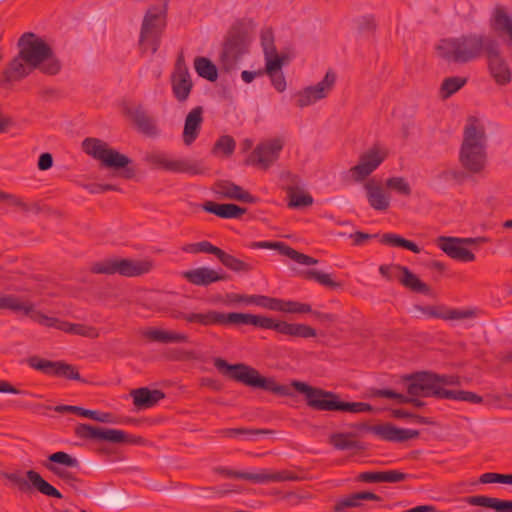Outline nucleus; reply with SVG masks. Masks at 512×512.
<instances>
[{
    "label": "nucleus",
    "mask_w": 512,
    "mask_h": 512,
    "mask_svg": "<svg viewBox=\"0 0 512 512\" xmlns=\"http://www.w3.org/2000/svg\"><path fill=\"white\" fill-rule=\"evenodd\" d=\"M219 261L228 269L234 272H249L253 269L252 265L236 258L235 256L226 253L224 250L218 257Z\"/></svg>",
    "instance_id": "nucleus-43"
},
{
    "label": "nucleus",
    "mask_w": 512,
    "mask_h": 512,
    "mask_svg": "<svg viewBox=\"0 0 512 512\" xmlns=\"http://www.w3.org/2000/svg\"><path fill=\"white\" fill-rule=\"evenodd\" d=\"M280 312L285 313H310L312 312L311 305L297 301H285L280 299L279 309Z\"/></svg>",
    "instance_id": "nucleus-50"
},
{
    "label": "nucleus",
    "mask_w": 512,
    "mask_h": 512,
    "mask_svg": "<svg viewBox=\"0 0 512 512\" xmlns=\"http://www.w3.org/2000/svg\"><path fill=\"white\" fill-rule=\"evenodd\" d=\"M203 113V107L196 106L187 114L182 134L185 145L190 146L197 139L203 123Z\"/></svg>",
    "instance_id": "nucleus-26"
},
{
    "label": "nucleus",
    "mask_w": 512,
    "mask_h": 512,
    "mask_svg": "<svg viewBox=\"0 0 512 512\" xmlns=\"http://www.w3.org/2000/svg\"><path fill=\"white\" fill-rule=\"evenodd\" d=\"M4 477L16 485L20 491H27L30 489V486H32L43 495L58 499L63 497L58 489L48 483L38 472L34 470H28L26 472L27 479L22 477L18 472L5 473Z\"/></svg>",
    "instance_id": "nucleus-16"
},
{
    "label": "nucleus",
    "mask_w": 512,
    "mask_h": 512,
    "mask_svg": "<svg viewBox=\"0 0 512 512\" xmlns=\"http://www.w3.org/2000/svg\"><path fill=\"white\" fill-rule=\"evenodd\" d=\"M487 137L484 125L475 117H469L463 131L459 150V163L469 175L482 176L487 167Z\"/></svg>",
    "instance_id": "nucleus-2"
},
{
    "label": "nucleus",
    "mask_w": 512,
    "mask_h": 512,
    "mask_svg": "<svg viewBox=\"0 0 512 512\" xmlns=\"http://www.w3.org/2000/svg\"><path fill=\"white\" fill-rule=\"evenodd\" d=\"M264 55L266 60V66L265 69L263 70L264 74L281 72L280 70L285 60H287V57L279 56L276 48L272 47L266 48V53H264Z\"/></svg>",
    "instance_id": "nucleus-44"
},
{
    "label": "nucleus",
    "mask_w": 512,
    "mask_h": 512,
    "mask_svg": "<svg viewBox=\"0 0 512 512\" xmlns=\"http://www.w3.org/2000/svg\"><path fill=\"white\" fill-rule=\"evenodd\" d=\"M364 187L368 203L373 209L377 211H386L389 208L390 197L379 184L374 181H369Z\"/></svg>",
    "instance_id": "nucleus-35"
},
{
    "label": "nucleus",
    "mask_w": 512,
    "mask_h": 512,
    "mask_svg": "<svg viewBox=\"0 0 512 512\" xmlns=\"http://www.w3.org/2000/svg\"><path fill=\"white\" fill-rule=\"evenodd\" d=\"M248 42L247 33L241 28L233 27L228 32L220 55L222 68L225 71H231L236 67L240 58L247 52Z\"/></svg>",
    "instance_id": "nucleus-13"
},
{
    "label": "nucleus",
    "mask_w": 512,
    "mask_h": 512,
    "mask_svg": "<svg viewBox=\"0 0 512 512\" xmlns=\"http://www.w3.org/2000/svg\"><path fill=\"white\" fill-rule=\"evenodd\" d=\"M402 265L399 264H392V265H381L379 267L380 274L385 277L387 280H393L394 278H397L400 276L402 270Z\"/></svg>",
    "instance_id": "nucleus-59"
},
{
    "label": "nucleus",
    "mask_w": 512,
    "mask_h": 512,
    "mask_svg": "<svg viewBox=\"0 0 512 512\" xmlns=\"http://www.w3.org/2000/svg\"><path fill=\"white\" fill-rule=\"evenodd\" d=\"M126 114L131 118L141 133L150 137L157 135L158 130L155 121L141 106L127 109Z\"/></svg>",
    "instance_id": "nucleus-31"
},
{
    "label": "nucleus",
    "mask_w": 512,
    "mask_h": 512,
    "mask_svg": "<svg viewBox=\"0 0 512 512\" xmlns=\"http://www.w3.org/2000/svg\"><path fill=\"white\" fill-rule=\"evenodd\" d=\"M34 68L29 65L18 53L7 65L2 73L5 83H15L27 77Z\"/></svg>",
    "instance_id": "nucleus-29"
},
{
    "label": "nucleus",
    "mask_w": 512,
    "mask_h": 512,
    "mask_svg": "<svg viewBox=\"0 0 512 512\" xmlns=\"http://www.w3.org/2000/svg\"><path fill=\"white\" fill-rule=\"evenodd\" d=\"M272 431L267 429H249V428H228V429H222L218 431V434L222 437H236L238 435H265L270 434Z\"/></svg>",
    "instance_id": "nucleus-49"
},
{
    "label": "nucleus",
    "mask_w": 512,
    "mask_h": 512,
    "mask_svg": "<svg viewBox=\"0 0 512 512\" xmlns=\"http://www.w3.org/2000/svg\"><path fill=\"white\" fill-rule=\"evenodd\" d=\"M236 143L229 135L221 136L213 147V152L222 151L226 156L231 155L235 150Z\"/></svg>",
    "instance_id": "nucleus-52"
},
{
    "label": "nucleus",
    "mask_w": 512,
    "mask_h": 512,
    "mask_svg": "<svg viewBox=\"0 0 512 512\" xmlns=\"http://www.w3.org/2000/svg\"><path fill=\"white\" fill-rule=\"evenodd\" d=\"M251 249H274L277 250L280 254L285 255L295 261L298 264L302 265H315L318 263V260L308 256L306 254L300 253L292 247L288 246L284 242H270V241H259L252 242L249 244Z\"/></svg>",
    "instance_id": "nucleus-24"
},
{
    "label": "nucleus",
    "mask_w": 512,
    "mask_h": 512,
    "mask_svg": "<svg viewBox=\"0 0 512 512\" xmlns=\"http://www.w3.org/2000/svg\"><path fill=\"white\" fill-rule=\"evenodd\" d=\"M407 474L397 470L367 471L358 475V480L366 483L388 482L397 483L406 480Z\"/></svg>",
    "instance_id": "nucleus-36"
},
{
    "label": "nucleus",
    "mask_w": 512,
    "mask_h": 512,
    "mask_svg": "<svg viewBox=\"0 0 512 512\" xmlns=\"http://www.w3.org/2000/svg\"><path fill=\"white\" fill-rule=\"evenodd\" d=\"M154 267L150 259L107 258L90 265L93 274L114 275L124 277H138L149 273Z\"/></svg>",
    "instance_id": "nucleus-11"
},
{
    "label": "nucleus",
    "mask_w": 512,
    "mask_h": 512,
    "mask_svg": "<svg viewBox=\"0 0 512 512\" xmlns=\"http://www.w3.org/2000/svg\"><path fill=\"white\" fill-rule=\"evenodd\" d=\"M407 392L410 396L434 397L437 399H451L473 404H481L484 398L475 392L466 390H449L438 386L437 373L421 371L405 375Z\"/></svg>",
    "instance_id": "nucleus-3"
},
{
    "label": "nucleus",
    "mask_w": 512,
    "mask_h": 512,
    "mask_svg": "<svg viewBox=\"0 0 512 512\" xmlns=\"http://www.w3.org/2000/svg\"><path fill=\"white\" fill-rule=\"evenodd\" d=\"M60 369H62L60 377H64L70 380L82 381L81 376L74 365L63 362V365L60 366Z\"/></svg>",
    "instance_id": "nucleus-61"
},
{
    "label": "nucleus",
    "mask_w": 512,
    "mask_h": 512,
    "mask_svg": "<svg viewBox=\"0 0 512 512\" xmlns=\"http://www.w3.org/2000/svg\"><path fill=\"white\" fill-rule=\"evenodd\" d=\"M354 433H333L329 437V443L340 451L354 450L362 451L365 446L362 442L356 440Z\"/></svg>",
    "instance_id": "nucleus-38"
},
{
    "label": "nucleus",
    "mask_w": 512,
    "mask_h": 512,
    "mask_svg": "<svg viewBox=\"0 0 512 512\" xmlns=\"http://www.w3.org/2000/svg\"><path fill=\"white\" fill-rule=\"evenodd\" d=\"M290 208H301L310 206L313 203V198L309 194L298 193L294 188L289 187L288 190Z\"/></svg>",
    "instance_id": "nucleus-48"
},
{
    "label": "nucleus",
    "mask_w": 512,
    "mask_h": 512,
    "mask_svg": "<svg viewBox=\"0 0 512 512\" xmlns=\"http://www.w3.org/2000/svg\"><path fill=\"white\" fill-rule=\"evenodd\" d=\"M301 276L306 280H315L319 284L329 288H339L342 286L340 282L333 280L330 274L315 269L303 271Z\"/></svg>",
    "instance_id": "nucleus-47"
},
{
    "label": "nucleus",
    "mask_w": 512,
    "mask_h": 512,
    "mask_svg": "<svg viewBox=\"0 0 512 512\" xmlns=\"http://www.w3.org/2000/svg\"><path fill=\"white\" fill-rule=\"evenodd\" d=\"M490 76L498 85H507L511 82L512 71L502 56L500 42H494L488 53L485 55Z\"/></svg>",
    "instance_id": "nucleus-18"
},
{
    "label": "nucleus",
    "mask_w": 512,
    "mask_h": 512,
    "mask_svg": "<svg viewBox=\"0 0 512 512\" xmlns=\"http://www.w3.org/2000/svg\"><path fill=\"white\" fill-rule=\"evenodd\" d=\"M283 145V140L280 138L264 141L253 150L249 162L254 166L267 170L279 158Z\"/></svg>",
    "instance_id": "nucleus-20"
},
{
    "label": "nucleus",
    "mask_w": 512,
    "mask_h": 512,
    "mask_svg": "<svg viewBox=\"0 0 512 512\" xmlns=\"http://www.w3.org/2000/svg\"><path fill=\"white\" fill-rule=\"evenodd\" d=\"M168 3L161 7L152 6L146 11L140 31L139 45L142 52L156 53L160 45L162 33L167 24Z\"/></svg>",
    "instance_id": "nucleus-10"
},
{
    "label": "nucleus",
    "mask_w": 512,
    "mask_h": 512,
    "mask_svg": "<svg viewBox=\"0 0 512 512\" xmlns=\"http://www.w3.org/2000/svg\"><path fill=\"white\" fill-rule=\"evenodd\" d=\"M57 464L77 468L79 466V461L76 458L66 452L58 451L49 455L47 462L43 465L48 471L67 483L78 480L73 473L58 467Z\"/></svg>",
    "instance_id": "nucleus-21"
},
{
    "label": "nucleus",
    "mask_w": 512,
    "mask_h": 512,
    "mask_svg": "<svg viewBox=\"0 0 512 512\" xmlns=\"http://www.w3.org/2000/svg\"><path fill=\"white\" fill-rule=\"evenodd\" d=\"M477 316L476 309H451L444 306L443 320H465L475 318Z\"/></svg>",
    "instance_id": "nucleus-51"
},
{
    "label": "nucleus",
    "mask_w": 512,
    "mask_h": 512,
    "mask_svg": "<svg viewBox=\"0 0 512 512\" xmlns=\"http://www.w3.org/2000/svg\"><path fill=\"white\" fill-rule=\"evenodd\" d=\"M386 186L405 196L411 194V187L403 177H391L387 179Z\"/></svg>",
    "instance_id": "nucleus-54"
},
{
    "label": "nucleus",
    "mask_w": 512,
    "mask_h": 512,
    "mask_svg": "<svg viewBox=\"0 0 512 512\" xmlns=\"http://www.w3.org/2000/svg\"><path fill=\"white\" fill-rule=\"evenodd\" d=\"M130 395L133 398V404L140 409L151 408L165 398V393L161 390H150L146 387L134 389Z\"/></svg>",
    "instance_id": "nucleus-33"
},
{
    "label": "nucleus",
    "mask_w": 512,
    "mask_h": 512,
    "mask_svg": "<svg viewBox=\"0 0 512 512\" xmlns=\"http://www.w3.org/2000/svg\"><path fill=\"white\" fill-rule=\"evenodd\" d=\"M465 502L471 506L490 508L495 510V512H512V500L475 495L466 497Z\"/></svg>",
    "instance_id": "nucleus-34"
},
{
    "label": "nucleus",
    "mask_w": 512,
    "mask_h": 512,
    "mask_svg": "<svg viewBox=\"0 0 512 512\" xmlns=\"http://www.w3.org/2000/svg\"><path fill=\"white\" fill-rule=\"evenodd\" d=\"M19 54L34 69L54 76L61 70V62L52 48L42 38L32 32L24 33L18 40Z\"/></svg>",
    "instance_id": "nucleus-6"
},
{
    "label": "nucleus",
    "mask_w": 512,
    "mask_h": 512,
    "mask_svg": "<svg viewBox=\"0 0 512 512\" xmlns=\"http://www.w3.org/2000/svg\"><path fill=\"white\" fill-rule=\"evenodd\" d=\"M212 191L222 199L236 200L244 203L257 202L256 197L229 180H217L212 186Z\"/></svg>",
    "instance_id": "nucleus-23"
},
{
    "label": "nucleus",
    "mask_w": 512,
    "mask_h": 512,
    "mask_svg": "<svg viewBox=\"0 0 512 512\" xmlns=\"http://www.w3.org/2000/svg\"><path fill=\"white\" fill-rule=\"evenodd\" d=\"M143 337L150 342L161 344L187 343L189 336L186 333L159 328H148L143 331Z\"/></svg>",
    "instance_id": "nucleus-30"
},
{
    "label": "nucleus",
    "mask_w": 512,
    "mask_h": 512,
    "mask_svg": "<svg viewBox=\"0 0 512 512\" xmlns=\"http://www.w3.org/2000/svg\"><path fill=\"white\" fill-rule=\"evenodd\" d=\"M357 28L361 32L374 31L376 29L375 18L372 15H365L357 19Z\"/></svg>",
    "instance_id": "nucleus-60"
},
{
    "label": "nucleus",
    "mask_w": 512,
    "mask_h": 512,
    "mask_svg": "<svg viewBox=\"0 0 512 512\" xmlns=\"http://www.w3.org/2000/svg\"><path fill=\"white\" fill-rule=\"evenodd\" d=\"M388 153L377 146H373L368 151L359 156L357 165L349 169V174L355 182H362L371 175L380 164L386 159Z\"/></svg>",
    "instance_id": "nucleus-17"
},
{
    "label": "nucleus",
    "mask_w": 512,
    "mask_h": 512,
    "mask_svg": "<svg viewBox=\"0 0 512 512\" xmlns=\"http://www.w3.org/2000/svg\"><path fill=\"white\" fill-rule=\"evenodd\" d=\"M363 500H371V501H380L381 497L376 495L375 493L363 491L350 494L346 497L339 499L334 505L335 512H345L347 508H358L362 506L361 501Z\"/></svg>",
    "instance_id": "nucleus-37"
},
{
    "label": "nucleus",
    "mask_w": 512,
    "mask_h": 512,
    "mask_svg": "<svg viewBox=\"0 0 512 512\" xmlns=\"http://www.w3.org/2000/svg\"><path fill=\"white\" fill-rule=\"evenodd\" d=\"M167 314L175 320H184L188 324H199L202 326L212 325H248V313H223L216 310H206L204 312H185L178 307H170L166 310Z\"/></svg>",
    "instance_id": "nucleus-9"
},
{
    "label": "nucleus",
    "mask_w": 512,
    "mask_h": 512,
    "mask_svg": "<svg viewBox=\"0 0 512 512\" xmlns=\"http://www.w3.org/2000/svg\"><path fill=\"white\" fill-rule=\"evenodd\" d=\"M437 246L450 258L461 262H472L475 254L463 246L459 237L439 236L436 239Z\"/></svg>",
    "instance_id": "nucleus-22"
},
{
    "label": "nucleus",
    "mask_w": 512,
    "mask_h": 512,
    "mask_svg": "<svg viewBox=\"0 0 512 512\" xmlns=\"http://www.w3.org/2000/svg\"><path fill=\"white\" fill-rule=\"evenodd\" d=\"M303 478L290 470L274 472V482L300 481Z\"/></svg>",
    "instance_id": "nucleus-63"
},
{
    "label": "nucleus",
    "mask_w": 512,
    "mask_h": 512,
    "mask_svg": "<svg viewBox=\"0 0 512 512\" xmlns=\"http://www.w3.org/2000/svg\"><path fill=\"white\" fill-rule=\"evenodd\" d=\"M414 310H416L424 315H427L429 317L442 319L444 306L443 305H437V306L415 305Z\"/></svg>",
    "instance_id": "nucleus-58"
},
{
    "label": "nucleus",
    "mask_w": 512,
    "mask_h": 512,
    "mask_svg": "<svg viewBox=\"0 0 512 512\" xmlns=\"http://www.w3.org/2000/svg\"><path fill=\"white\" fill-rule=\"evenodd\" d=\"M380 241L385 245L402 247L414 253H420L421 251L420 247L416 243L393 233L383 234Z\"/></svg>",
    "instance_id": "nucleus-45"
},
{
    "label": "nucleus",
    "mask_w": 512,
    "mask_h": 512,
    "mask_svg": "<svg viewBox=\"0 0 512 512\" xmlns=\"http://www.w3.org/2000/svg\"><path fill=\"white\" fill-rule=\"evenodd\" d=\"M204 211L214 214L224 219H237L246 213L247 209L236 204L225 203L218 204L213 201H207L202 205Z\"/></svg>",
    "instance_id": "nucleus-32"
},
{
    "label": "nucleus",
    "mask_w": 512,
    "mask_h": 512,
    "mask_svg": "<svg viewBox=\"0 0 512 512\" xmlns=\"http://www.w3.org/2000/svg\"><path fill=\"white\" fill-rule=\"evenodd\" d=\"M14 312L21 313L42 326L55 328L68 334L79 335L90 339L99 337V331L96 327L81 323H71L56 317L47 316L41 311L36 310L33 302L23 301L19 297H17Z\"/></svg>",
    "instance_id": "nucleus-7"
},
{
    "label": "nucleus",
    "mask_w": 512,
    "mask_h": 512,
    "mask_svg": "<svg viewBox=\"0 0 512 512\" xmlns=\"http://www.w3.org/2000/svg\"><path fill=\"white\" fill-rule=\"evenodd\" d=\"M438 386L445 388L446 386H459L461 384L460 377L457 375L437 374Z\"/></svg>",
    "instance_id": "nucleus-62"
},
{
    "label": "nucleus",
    "mask_w": 512,
    "mask_h": 512,
    "mask_svg": "<svg viewBox=\"0 0 512 512\" xmlns=\"http://www.w3.org/2000/svg\"><path fill=\"white\" fill-rule=\"evenodd\" d=\"M81 148L87 155L98 160L102 167L113 170L123 169L120 175L124 179H132L135 176V169L128 166L132 160L117 150L110 148L105 141L99 138L88 137L82 141Z\"/></svg>",
    "instance_id": "nucleus-8"
},
{
    "label": "nucleus",
    "mask_w": 512,
    "mask_h": 512,
    "mask_svg": "<svg viewBox=\"0 0 512 512\" xmlns=\"http://www.w3.org/2000/svg\"><path fill=\"white\" fill-rule=\"evenodd\" d=\"M496 39V36L490 34L468 33L441 39L436 51L444 60L466 64L485 57Z\"/></svg>",
    "instance_id": "nucleus-1"
},
{
    "label": "nucleus",
    "mask_w": 512,
    "mask_h": 512,
    "mask_svg": "<svg viewBox=\"0 0 512 512\" xmlns=\"http://www.w3.org/2000/svg\"><path fill=\"white\" fill-rule=\"evenodd\" d=\"M398 281L405 288L413 292L429 294L431 290L426 283L421 281L420 278L412 271H410L406 266L402 267L401 275L398 277Z\"/></svg>",
    "instance_id": "nucleus-40"
},
{
    "label": "nucleus",
    "mask_w": 512,
    "mask_h": 512,
    "mask_svg": "<svg viewBox=\"0 0 512 512\" xmlns=\"http://www.w3.org/2000/svg\"><path fill=\"white\" fill-rule=\"evenodd\" d=\"M467 83V78L452 76L443 80L440 87V94L443 99H448L454 93L459 91Z\"/></svg>",
    "instance_id": "nucleus-46"
},
{
    "label": "nucleus",
    "mask_w": 512,
    "mask_h": 512,
    "mask_svg": "<svg viewBox=\"0 0 512 512\" xmlns=\"http://www.w3.org/2000/svg\"><path fill=\"white\" fill-rule=\"evenodd\" d=\"M215 368L230 379L246 386L260 388L280 396H291V388L281 385L272 377L262 376L257 369L244 363L229 364L225 359L216 357L213 359Z\"/></svg>",
    "instance_id": "nucleus-4"
},
{
    "label": "nucleus",
    "mask_w": 512,
    "mask_h": 512,
    "mask_svg": "<svg viewBox=\"0 0 512 512\" xmlns=\"http://www.w3.org/2000/svg\"><path fill=\"white\" fill-rule=\"evenodd\" d=\"M172 92L179 102L188 99L193 88V82L190 73L172 74L171 75Z\"/></svg>",
    "instance_id": "nucleus-39"
},
{
    "label": "nucleus",
    "mask_w": 512,
    "mask_h": 512,
    "mask_svg": "<svg viewBox=\"0 0 512 512\" xmlns=\"http://www.w3.org/2000/svg\"><path fill=\"white\" fill-rule=\"evenodd\" d=\"M98 501L108 507H120L126 503V496L124 493H109Z\"/></svg>",
    "instance_id": "nucleus-56"
},
{
    "label": "nucleus",
    "mask_w": 512,
    "mask_h": 512,
    "mask_svg": "<svg viewBox=\"0 0 512 512\" xmlns=\"http://www.w3.org/2000/svg\"><path fill=\"white\" fill-rule=\"evenodd\" d=\"M74 432L77 437L89 440H102L110 443L140 444L144 440L140 436H131L123 430L95 427L89 424H78Z\"/></svg>",
    "instance_id": "nucleus-15"
},
{
    "label": "nucleus",
    "mask_w": 512,
    "mask_h": 512,
    "mask_svg": "<svg viewBox=\"0 0 512 512\" xmlns=\"http://www.w3.org/2000/svg\"><path fill=\"white\" fill-rule=\"evenodd\" d=\"M145 161L155 169H162L176 173L202 175L205 174L207 170L201 161L171 159L163 152L149 153L146 155Z\"/></svg>",
    "instance_id": "nucleus-12"
},
{
    "label": "nucleus",
    "mask_w": 512,
    "mask_h": 512,
    "mask_svg": "<svg viewBox=\"0 0 512 512\" xmlns=\"http://www.w3.org/2000/svg\"><path fill=\"white\" fill-rule=\"evenodd\" d=\"M242 479L250 480L256 483L274 482V472L262 471L260 473H247L241 475Z\"/></svg>",
    "instance_id": "nucleus-57"
},
{
    "label": "nucleus",
    "mask_w": 512,
    "mask_h": 512,
    "mask_svg": "<svg viewBox=\"0 0 512 512\" xmlns=\"http://www.w3.org/2000/svg\"><path fill=\"white\" fill-rule=\"evenodd\" d=\"M252 304H255L257 306L272 310V311H278L280 299L273 298L265 295H252Z\"/></svg>",
    "instance_id": "nucleus-55"
},
{
    "label": "nucleus",
    "mask_w": 512,
    "mask_h": 512,
    "mask_svg": "<svg viewBox=\"0 0 512 512\" xmlns=\"http://www.w3.org/2000/svg\"><path fill=\"white\" fill-rule=\"evenodd\" d=\"M445 179L455 180L457 183H463L468 176H470L464 169L459 171L456 169H449L442 173Z\"/></svg>",
    "instance_id": "nucleus-64"
},
{
    "label": "nucleus",
    "mask_w": 512,
    "mask_h": 512,
    "mask_svg": "<svg viewBox=\"0 0 512 512\" xmlns=\"http://www.w3.org/2000/svg\"><path fill=\"white\" fill-rule=\"evenodd\" d=\"M194 68L197 74L211 82L218 78V71L215 64L206 57H196L194 59Z\"/></svg>",
    "instance_id": "nucleus-42"
},
{
    "label": "nucleus",
    "mask_w": 512,
    "mask_h": 512,
    "mask_svg": "<svg viewBox=\"0 0 512 512\" xmlns=\"http://www.w3.org/2000/svg\"><path fill=\"white\" fill-rule=\"evenodd\" d=\"M366 429L379 438L390 442H405L418 438L420 434L418 430L397 428L389 423L368 426Z\"/></svg>",
    "instance_id": "nucleus-25"
},
{
    "label": "nucleus",
    "mask_w": 512,
    "mask_h": 512,
    "mask_svg": "<svg viewBox=\"0 0 512 512\" xmlns=\"http://www.w3.org/2000/svg\"><path fill=\"white\" fill-rule=\"evenodd\" d=\"M491 30L499 37L508 36L512 44V17L502 6H497L489 20Z\"/></svg>",
    "instance_id": "nucleus-28"
},
{
    "label": "nucleus",
    "mask_w": 512,
    "mask_h": 512,
    "mask_svg": "<svg viewBox=\"0 0 512 512\" xmlns=\"http://www.w3.org/2000/svg\"><path fill=\"white\" fill-rule=\"evenodd\" d=\"M335 82L336 74L332 70H328L322 81L318 82L316 85L305 88L297 94V106L304 108L318 100L326 98L333 89Z\"/></svg>",
    "instance_id": "nucleus-19"
},
{
    "label": "nucleus",
    "mask_w": 512,
    "mask_h": 512,
    "mask_svg": "<svg viewBox=\"0 0 512 512\" xmlns=\"http://www.w3.org/2000/svg\"><path fill=\"white\" fill-rule=\"evenodd\" d=\"M28 364L30 367L39 370L47 375L60 377L62 371V369H60V366L63 365V361H51L40 358L38 356H33L28 359Z\"/></svg>",
    "instance_id": "nucleus-41"
},
{
    "label": "nucleus",
    "mask_w": 512,
    "mask_h": 512,
    "mask_svg": "<svg viewBox=\"0 0 512 512\" xmlns=\"http://www.w3.org/2000/svg\"><path fill=\"white\" fill-rule=\"evenodd\" d=\"M291 386L304 394L306 404L315 411H344L350 413L372 412L373 407L365 402H345L337 393L313 387L305 382L293 381Z\"/></svg>",
    "instance_id": "nucleus-5"
},
{
    "label": "nucleus",
    "mask_w": 512,
    "mask_h": 512,
    "mask_svg": "<svg viewBox=\"0 0 512 512\" xmlns=\"http://www.w3.org/2000/svg\"><path fill=\"white\" fill-rule=\"evenodd\" d=\"M248 325L276 332L295 338H312L317 335L316 330L306 324L277 321L270 317L249 314Z\"/></svg>",
    "instance_id": "nucleus-14"
},
{
    "label": "nucleus",
    "mask_w": 512,
    "mask_h": 512,
    "mask_svg": "<svg viewBox=\"0 0 512 512\" xmlns=\"http://www.w3.org/2000/svg\"><path fill=\"white\" fill-rule=\"evenodd\" d=\"M479 482L482 484H490V483L512 484V474H499V473H494V472H487L480 476Z\"/></svg>",
    "instance_id": "nucleus-53"
},
{
    "label": "nucleus",
    "mask_w": 512,
    "mask_h": 512,
    "mask_svg": "<svg viewBox=\"0 0 512 512\" xmlns=\"http://www.w3.org/2000/svg\"><path fill=\"white\" fill-rule=\"evenodd\" d=\"M182 276L191 284L196 286H208L211 283L227 279L226 274H219L208 267H199L183 272Z\"/></svg>",
    "instance_id": "nucleus-27"
}]
</instances>
